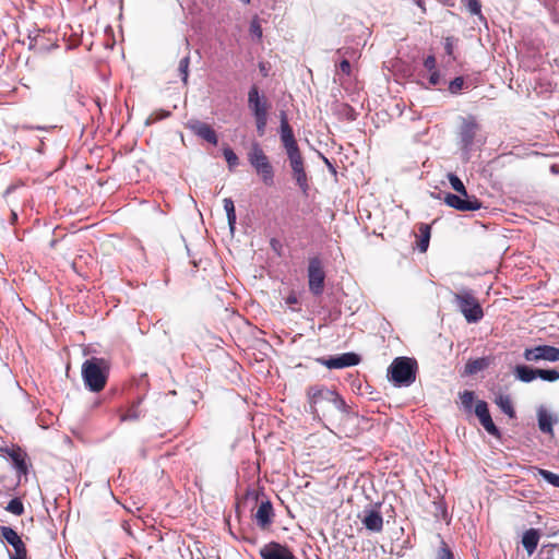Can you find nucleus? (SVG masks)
I'll list each match as a JSON object with an SVG mask.
<instances>
[{
	"label": "nucleus",
	"instance_id": "f257e3e1",
	"mask_svg": "<svg viewBox=\"0 0 559 559\" xmlns=\"http://www.w3.org/2000/svg\"><path fill=\"white\" fill-rule=\"evenodd\" d=\"M280 136L283 147L286 151L293 178L305 195H308L310 186L305 167V159L301 155L293 128L288 123L285 112L281 114Z\"/></svg>",
	"mask_w": 559,
	"mask_h": 559
},
{
	"label": "nucleus",
	"instance_id": "f03ea898",
	"mask_svg": "<svg viewBox=\"0 0 559 559\" xmlns=\"http://www.w3.org/2000/svg\"><path fill=\"white\" fill-rule=\"evenodd\" d=\"M307 397L310 406V412L314 416H326L334 407L344 409L346 407L345 401L335 392L322 385H312L307 390Z\"/></svg>",
	"mask_w": 559,
	"mask_h": 559
},
{
	"label": "nucleus",
	"instance_id": "7ed1b4c3",
	"mask_svg": "<svg viewBox=\"0 0 559 559\" xmlns=\"http://www.w3.org/2000/svg\"><path fill=\"white\" fill-rule=\"evenodd\" d=\"M109 362L105 358L92 357L82 365V378L85 386L95 393L104 390L109 373Z\"/></svg>",
	"mask_w": 559,
	"mask_h": 559
},
{
	"label": "nucleus",
	"instance_id": "20e7f679",
	"mask_svg": "<svg viewBox=\"0 0 559 559\" xmlns=\"http://www.w3.org/2000/svg\"><path fill=\"white\" fill-rule=\"evenodd\" d=\"M417 361L409 357H396L388 369V377L395 385L408 386L416 380Z\"/></svg>",
	"mask_w": 559,
	"mask_h": 559
},
{
	"label": "nucleus",
	"instance_id": "39448f33",
	"mask_svg": "<svg viewBox=\"0 0 559 559\" xmlns=\"http://www.w3.org/2000/svg\"><path fill=\"white\" fill-rule=\"evenodd\" d=\"M247 157L262 182L267 187H272L274 185V169L269 156L258 142L251 144Z\"/></svg>",
	"mask_w": 559,
	"mask_h": 559
},
{
	"label": "nucleus",
	"instance_id": "423d86ee",
	"mask_svg": "<svg viewBox=\"0 0 559 559\" xmlns=\"http://www.w3.org/2000/svg\"><path fill=\"white\" fill-rule=\"evenodd\" d=\"M453 302L468 323H476L483 319L484 310L471 290L462 289L454 293Z\"/></svg>",
	"mask_w": 559,
	"mask_h": 559
},
{
	"label": "nucleus",
	"instance_id": "0eeeda50",
	"mask_svg": "<svg viewBox=\"0 0 559 559\" xmlns=\"http://www.w3.org/2000/svg\"><path fill=\"white\" fill-rule=\"evenodd\" d=\"M248 106L254 117L257 132L263 136L267 124L270 104L264 96H260L257 85H252L249 90Z\"/></svg>",
	"mask_w": 559,
	"mask_h": 559
},
{
	"label": "nucleus",
	"instance_id": "6e6552de",
	"mask_svg": "<svg viewBox=\"0 0 559 559\" xmlns=\"http://www.w3.org/2000/svg\"><path fill=\"white\" fill-rule=\"evenodd\" d=\"M325 272L322 261L318 257L309 259L308 263V286L314 296H320L324 290Z\"/></svg>",
	"mask_w": 559,
	"mask_h": 559
},
{
	"label": "nucleus",
	"instance_id": "1a4fd4ad",
	"mask_svg": "<svg viewBox=\"0 0 559 559\" xmlns=\"http://www.w3.org/2000/svg\"><path fill=\"white\" fill-rule=\"evenodd\" d=\"M444 203L461 212H473L483 207V203L475 195L468 194L463 197L461 194L447 193Z\"/></svg>",
	"mask_w": 559,
	"mask_h": 559
},
{
	"label": "nucleus",
	"instance_id": "9d476101",
	"mask_svg": "<svg viewBox=\"0 0 559 559\" xmlns=\"http://www.w3.org/2000/svg\"><path fill=\"white\" fill-rule=\"evenodd\" d=\"M0 533L2 538L13 547L14 552L10 555V559H27V548L21 536L9 526H1Z\"/></svg>",
	"mask_w": 559,
	"mask_h": 559
},
{
	"label": "nucleus",
	"instance_id": "9b49d317",
	"mask_svg": "<svg viewBox=\"0 0 559 559\" xmlns=\"http://www.w3.org/2000/svg\"><path fill=\"white\" fill-rule=\"evenodd\" d=\"M526 361H559V348L551 345H538L533 348H526L523 353Z\"/></svg>",
	"mask_w": 559,
	"mask_h": 559
},
{
	"label": "nucleus",
	"instance_id": "f8f14e48",
	"mask_svg": "<svg viewBox=\"0 0 559 559\" xmlns=\"http://www.w3.org/2000/svg\"><path fill=\"white\" fill-rule=\"evenodd\" d=\"M479 124L474 116L462 118L459 136L463 148H469L475 140Z\"/></svg>",
	"mask_w": 559,
	"mask_h": 559
},
{
	"label": "nucleus",
	"instance_id": "ddd939ff",
	"mask_svg": "<svg viewBox=\"0 0 559 559\" xmlns=\"http://www.w3.org/2000/svg\"><path fill=\"white\" fill-rule=\"evenodd\" d=\"M185 127L197 136L203 139L204 141L213 145H216L218 143V138L215 130L205 122H202L198 119H190L186 122Z\"/></svg>",
	"mask_w": 559,
	"mask_h": 559
},
{
	"label": "nucleus",
	"instance_id": "4468645a",
	"mask_svg": "<svg viewBox=\"0 0 559 559\" xmlns=\"http://www.w3.org/2000/svg\"><path fill=\"white\" fill-rule=\"evenodd\" d=\"M475 414L476 416L478 417L479 419V423L481 424V426L485 428V430L496 437V438H500L501 437V433H500V430L497 428V426L495 425L492 418H491V415L489 413V409H488V405L485 401H478L475 405Z\"/></svg>",
	"mask_w": 559,
	"mask_h": 559
},
{
	"label": "nucleus",
	"instance_id": "2eb2a0df",
	"mask_svg": "<svg viewBox=\"0 0 559 559\" xmlns=\"http://www.w3.org/2000/svg\"><path fill=\"white\" fill-rule=\"evenodd\" d=\"M262 559H296L293 551L284 545L276 542H271L260 549Z\"/></svg>",
	"mask_w": 559,
	"mask_h": 559
},
{
	"label": "nucleus",
	"instance_id": "dca6fc26",
	"mask_svg": "<svg viewBox=\"0 0 559 559\" xmlns=\"http://www.w3.org/2000/svg\"><path fill=\"white\" fill-rule=\"evenodd\" d=\"M321 362L329 369H342L358 365L360 362V357L355 353H344L340 356L322 360Z\"/></svg>",
	"mask_w": 559,
	"mask_h": 559
},
{
	"label": "nucleus",
	"instance_id": "f3484780",
	"mask_svg": "<svg viewBox=\"0 0 559 559\" xmlns=\"http://www.w3.org/2000/svg\"><path fill=\"white\" fill-rule=\"evenodd\" d=\"M360 519L368 531L379 533L383 528V518L376 508L365 509L364 515Z\"/></svg>",
	"mask_w": 559,
	"mask_h": 559
},
{
	"label": "nucleus",
	"instance_id": "a211bd4d",
	"mask_svg": "<svg viewBox=\"0 0 559 559\" xmlns=\"http://www.w3.org/2000/svg\"><path fill=\"white\" fill-rule=\"evenodd\" d=\"M254 516L260 528H269L273 522L274 516L272 503L270 501L261 502Z\"/></svg>",
	"mask_w": 559,
	"mask_h": 559
},
{
	"label": "nucleus",
	"instance_id": "6ab92c4d",
	"mask_svg": "<svg viewBox=\"0 0 559 559\" xmlns=\"http://www.w3.org/2000/svg\"><path fill=\"white\" fill-rule=\"evenodd\" d=\"M538 542H539V534L534 528L526 531L522 538L523 547L526 549L528 555H532L536 550Z\"/></svg>",
	"mask_w": 559,
	"mask_h": 559
},
{
	"label": "nucleus",
	"instance_id": "aec40b11",
	"mask_svg": "<svg viewBox=\"0 0 559 559\" xmlns=\"http://www.w3.org/2000/svg\"><path fill=\"white\" fill-rule=\"evenodd\" d=\"M514 376L522 382H531L537 378V369H533L525 365H518L514 368Z\"/></svg>",
	"mask_w": 559,
	"mask_h": 559
},
{
	"label": "nucleus",
	"instance_id": "412c9836",
	"mask_svg": "<svg viewBox=\"0 0 559 559\" xmlns=\"http://www.w3.org/2000/svg\"><path fill=\"white\" fill-rule=\"evenodd\" d=\"M495 403L509 418L515 417V409L513 407L512 400L509 395L498 394L495 399Z\"/></svg>",
	"mask_w": 559,
	"mask_h": 559
},
{
	"label": "nucleus",
	"instance_id": "4be33fe9",
	"mask_svg": "<svg viewBox=\"0 0 559 559\" xmlns=\"http://www.w3.org/2000/svg\"><path fill=\"white\" fill-rule=\"evenodd\" d=\"M141 401H136L130 405V407L120 415V421H135L142 416L140 408Z\"/></svg>",
	"mask_w": 559,
	"mask_h": 559
},
{
	"label": "nucleus",
	"instance_id": "5701e85b",
	"mask_svg": "<svg viewBox=\"0 0 559 559\" xmlns=\"http://www.w3.org/2000/svg\"><path fill=\"white\" fill-rule=\"evenodd\" d=\"M552 425L554 419L550 414L544 411L538 413V427L543 432L554 436Z\"/></svg>",
	"mask_w": 559,
	"mask_h": 559
},
{
	"label": "nucleus",
	"instance_id": "b1692460",
	"mask_svg": "<svg viewBox=\"0 0 559 559\" xmlns=\"http://www.w3.org/2000/svg\"><path fill=\"white\" fill-rule=\"evenodd\" d=\"M418 230L420 238L417 242V247L420 250V252H426L429 246L430 226L427 224H420Z\"/></svg>",
	"mask_w": 559,
	"mask_h": 559
},
{
	"label": "nucleus",
	"instance_id": "393cba45",
	"mask_svg": "<svg viewBox=\"0 0 559 559\" xmlns=\"http://www.w3.org/2000/svg\"><path fill=\"white\" fill-rule=\"evenodd\" d=\"M223 203H224V209L227 214L228 224H229L230 228L234 229V226L236 224V218H237L234 201L230 198H225Z\"/></svg>",
	"mask_w": 559,
	"mask_h": 559
},
{
	"label": "nucleus",
	"instance_id": "a878e982",
	"mask_svg": "<svg viewBox=\"0 0 559 559\" xmlns=\"http://www.w3.org/2000/svg\"><path fill=\"white\" fill-rule=\"evenodd\" d=\"M4 509L5 511L17 516H21L25 512L24 504L21 498H13Z\"/></svg>",
	"mask_w": 559,
	"mask_h": 559
},
{
	"label": "nucleus",
	"instance_id": "bb28decb",
	"mask_svg": "<svg viewBox=\"0 0 559 559\" xmlns=\"http://www.w3.org/2000/svg\"><path fill=\"white\" fill-rule=\"evenodd\" d=\"M223 155H224L230 170L239 165L238 156L229 146H226L223 148Z\"/></svg>",
	"mask_w": 559,
	"mask_h": 559
},
{
	"label": "nucleus",
	"instance_id": "cd10ccee",
	"mask_svg": "<svg viewBox=\"0 0 559 559\" xmlns=\"http://www.w3.org/2000/svg\"><path fill=\"white\" fill-rule=\"evenodd\" d=\"M449 181H450L453 190H455L459 194H461L463 197H467V191L465 189V186L456 175L450 174Z\"/></svg>",
	"mask_w": 559,
	"mask_h": 559
},
{
	"label": "nucleus",
	"instance_id": "c85d7f7f",
	"mask_svg": "<svg viewBox=\"0 0 559 559\" xmlns=\"http://www.w3.org/2000/svg\"><path fill=\"white\" fill-rule=\"evenodd\" d=\"M537 378H540L544 381L554 382L559 380V372L555 369H537Z\"/></svg>",
	"mask_w": 559,
	"mask_h": 559
},
{
	"label": "nucleus",
	"instance_id": "c756f323",
	"mask_svg": "<svg viewBox=\"0 0 559 559\" xmlns=\"http://www.w3.org/2000/svg\"><path fill=\"white\" fill-rule=\"evenodd\" d=\"M537 472L546 481L555 487H559V475L543 468H537Z\"/></svg>",
	"mask_w": 559,
	"mask_h": 559
},
{
	"label": "nucleus",
	"instance_id": "7c9ffc66",
	"mask_svg": "<svg viewBox=\"0 0 559 559\" xmlns=\"http://www.w3.org/2000/svg\"><path fill=\"white\" fill-rule=\"evenodd\" d=\"M189 66H190V57L186 56L179 61L178 70L181 73V79L185 84L188 82L189 76Z\"/></svg>",
	"mask_w": 559,
	"mask_h": 559
},
{
	"label": "nucleus",
	"instance_id": "2f4dec72",
	"mask_svg": "<svg viewBox=\"0 0 559 559\" xmlns=\"http://www.w3.org/2000/svg\"><path fill=\"white\" fill-rule=\"evenodd\" d=\"M436 559H454V555L444 540H441V546L437 551Z\"/></svg>",
	"mask_w": 559,
	"mask_h": 559
},
{
	"label": "nucleus",
	"instance_id": "473e14b6",
	"mask_svg": "<svg viewBox=\"0 0 559 559\" xmlns=\"http://www.w3.org/2000/svg\"><path fill=\"white\" fill-rule=\"evenodd\" d=\"M484 359L469 360L465 366V371L468 374L476 373L484 368Z\"/></svg>",
	"mask_w": 559,
	"mask_h": 559
},
{
	"label": "nucleus",
	"instance_id": "72a5a7b5",
	"mask_svg": "<svg viewBox=\"0 0 559 559\" xmlns=\"http://www.w3.org/2000/svg\"><path fill=\"white\" fill-rule=\"evenodd\" d=\"M464 87V79L462 76H456L449 84V92L451 94H459L460 91Z\"/></svg>",
	"mask_w": 559,
	"mask_h": 559
},
{
	"label": "nucleus",
	"instance_id": "f704fd0d",
	"mask_svg": "<svg viewBox=\"0 0 559 559\" xmlns=\"http://www.w3.org/2000/svg\"><path fill=\"white\" fill-rule=\"evenodd\" d=\"M474 392L473 391H464L460 394L461 402L465 408H471L474 402Z\"/></svg>",
	"mask_w": 559,
	"mask_h": 559
},
{
	"label": "nucleus",
	"instance_id": "c9c22d12",
	"mask_svg": "<svg viewBox=\"0 0 559 559\" xmlns=\"http://www.w3.org/2000/svg\"><path fill=\"white\" fill-rule=\"evenodd\" d=\"M250 33L258 38V40H261L262 38V27L260 25V22L257 17H254L250 23Z\"/></svg>",
	"mask_w": 559,
	"mask_h": 559
},
{
	"label": "nucleus",
	"instance_id": "e433bc0d",
	"mask_svg": "<svg viewBox=\"0 0 559 559\" xmlns=\"http://www.w3.org/2000/svg\"><path fill=\"white\" fill-rule=\"evenodd\" d=\"M466 7L472 14L480 15L481 5L478 0H467Z\"/></svg>",
	"mask_w": 559,
	"mask_h": 559
},
{
	"label": "nucleus",
	"instance_id": "4c0bfd02",
	"mask_svg": "<svg viewBox=\"0 0 559 559\" xmlns=\"http://www.w3.org/2000/svg\"><path fill=\"white\" fill-rule=\"evenodd\" d=\"M12 457L17 469L25 474L27 472V466L24 457H22L19 453L14 454Z\"/></svg>",
	"mask_w": 559,
	"mask_h": 559
},
{
	"label": "nucleus",
	"instance_id": "58836bf2",
	"mask_svg": "<svg viewBox=\"0 0 559 559\" xmlns=\"http://www.w3.org/2000/svg\"><path fill=\"white\" fill-rule=\"evenodd\" d=\"M454 43H455V40L451 36H448V37L444 38V50H445V53L448 56L452 57L453 59H455L454 56H453Z\"/></svg>",
	"mask_w": 559,
	"mask_h": 559
},
{
	"label": "nucleus",
	"instance_id": "ea45409f",
	"mask_svg": "<svg viewBox=\"0 0 559 559\" xmlns=\"http://www.w3.org/2000/svg\"><path fill=\"white\" fill-rule=\"evenodd\" d=\"M270 246L272 248V250L278 255L281 257L282 255V251H283V245L281 243V241L276 238H272L270 240Z\"/></svg>",
	"mask_w": 559,
	"mask_h": 559
},
{
	"label": "nucleus",
	"instance_id": "a19ab883",
	"mask_svg": "<svg viewBox=\"0 0 559 559\" xmlns=\"http://www.w3.org/2000/svg\"><path fill=\"white\" fill-rule=\"evenodd\" d=\"M338 70L345 74V75H349L350 72H352V66L349 63V61L347 59H343L340 64H338Z\"/></svg>",
	"mask_w": 559,
	"mask_h": 559
},
{
	"label": "nucleus",
	"instance_id": "79ce46f5",
	"mask_svg": "<svg viewBox=\"0 0 559 559\" xmlns=\"http://www.w3.org/2000/svg\"><path fill=\"white\" fill-rule=\"evenodd\" d=\"M436 58L435 56H428L425 61H424V67L428 70V71H435L436 70Z\"/></svg>",
	"mask_w": 559,
	"mask_h": 559
},
{
	"label": "nucleus",
	"instance_id": "37998d69",
	"mask_svg": "<svg viewBox=\"0 0 559 559\" xmlns=\"http://www.w3.org/2000/svg\"><path fill=\"white\" fill-rule=\"evenodd\" d=\"M430 72V76H429V83L431 85H437L439 84L440 82V73L435 70V71H429Z\"/></svg>",
	"mask_w": 559,
	"mask_h": 559
},
{
	"label": "nucleus",
	"instance_id": "c03bdc74",
	"mask_svg": "<svg viewBox=\"0 0 559 559\" xmlns=\"http://www.w3.org/2000/svg\"><path fill=\"white\" fill-rule=\"evenodd\" d=\"M153 116H154L153 120H160V119L169 117L170 112L167 110H158V111L154 112Z\"/></svg>",
	"mask_w": 559,
	"mask_h": 559
},
{
	"label": "nucleus",
	"instance_id": "a18cd8bd",
	"mask_svg": "<svg viewBox=\"0 0 559 559\" xmlns=\"http://www.w3.org/2000/svg\"><path fill=\"white\" fill-rule=\"evenodd\" d=\"M286 302L287 304H296L297 302V297L295 295H290V296L287 297Z\"/></svg>",
	"mask_w": 559,
	"mask_h": 559
},
{
	"label": "nucleus",
	"instance_id": "49530a36",
	"mask_svg": "<svg viewBox=\"0 0 559 559\" xmlns=\"http://www.w3.org/2000/svg\"><path fill=\"white\" fill-rule=\"evenodd\" d=\"M241 2H243L245 4H249L250 3V0H240Z\"/></svg>",
	"mask_w": 559,
	"mask_h": 559
}]
</instances>
